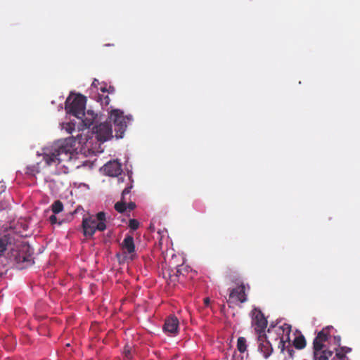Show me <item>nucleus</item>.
I'll return each mask as SVG.
<instances>
[{"instance_id": "nucleus-1", "label": "nucleus", "mask_w": 360, "mask_h": 360, "mask_svg": "<svg viewBox=\"0 0 360 360\" xmlns=\"http://www.w3.org/2000/svg\"><path fill=\"white\" fill-rule=\"evenodd\" d=\"M76 138L70 137L54 143L45 149L43 160L47 166L58 165L63 162L70 163L76 150Z\"/></svg>"}, {"instance_id": "nucleus-2", "label": "nucleus", "mask_w": 360, "mask_h": 360, "mask_svg": "<svg viewBox=\"0 0 360 360\" xmlns=\"http://www.w3.org/2000/svg\"><path fill=\"white\" fill-rule=\"evenodd\" d=\"M332 328V326L323 328L314 338L313 341L314 360H328L332 357L333 351L326 349L324 345L330 337V330Z\"/></svg>"}, {"instance_id": "nucleus-3", "label": "nucleus", "mask_w": 360, "mask_h": 360, "mask_svg": "<svg viewBox=\"0 0 360 360\" xmlns=\"http://www.w3.org/2000/svg\"><path fill=\"white\" fill-rule=\"evenodd\" d=\"M86 98L77 94L75 96H70L65 101V110L68 114L72 115L77 118L84 115Z\"/></svg>"}, {"instance_id": "nucleus-4", "label": "nucleus", "mask_w": 360, "mask_h": 360, "mask_svg": "<svg viewBox=\"0 0 360 360\" xmlns=\"http://www.w3.org/2000/svg\"><path fill=\"white\" fill-rule=\"evenodd\" d=\"M109 119L114 124L115 136L117 139L122 138L127 129L126 117L124 116V112L119 109L112 110Z\"/></svg>"}, {"instance_id": "nucleus-5", "label": "nucleus", "mask_w": 360, "mask_h": 360, "mask_svg": "<svg viewBox=\"0 0 360 360\" xmlns=\"http://www.w3.org/2000/svg\"><path fill=\"white\" fill-rule=\"evenodd\" d=\"M82 226L85 236H93L96 231H103L106 229L105 223L98 222L92 216L84 218Z\"/></svg>"}, {"instance_id": "nucleus-6", "label": "nucleus", "mask_w": 360, "mask_h": 360, "mask_svg": "<svg viewBox=\"0 0 360 360\" xmlns=\"http://www.w3.org/2000/svg\"><path fill=\"white\" fill-rule=\"evenodd\" d=\"M93 132L96 134V139L104 142L112 137V129L110 122H105L100 123L93 127Z\"/></svg>"}, {"instance_id": "nucleus-7", "label": "nucleus", "mask_w": 360, "mask_h": 360, "mask_svg": "<svg viewBox=\"0 0 360 360\" xmlns=\"http://www.w3.org/2000/svg\"><path fill=\"white\" fill-rule=\"evenodd\" d=\"M32 255L33 250L30 246L23 243L20 245L16 255H15V260L18 264L26 263V266H30L34 263Z\"/></svg>"}, {"instance_id": "nucleus-8", "label": "nucleus", "mask_w": 360, "mask_h": 360, "mask_svg": "<svg viewBox=\"0 0 360 360\" xmlns=\"http://www.w3.org/2000/svg\"><path fill=\"white\" fill-rule=\"evenodd\" d=\"M252 326L258 335L265 334L264 331L267 326V320L263 313L259 309H255L252 311Z\"/></svg>"}, {"instance_id": "nucleus-9", "label": "nucleus", "mask_w": 360, "mask_h": 360, "mask_svg": "<svg viewBox=\"0 0 360 360\" xmlns=\"http://www.w3.org/2000/svg\"><path fill=\"white\" fill-rule=\"evenodd\" d=\"M257 341L258 351L263 355L264 359H268L273 352V347L267 340L266 334L259 335Z\"/></svg>"}, {"instance_id": "nucleus-10", "label": "nucleus", "mask_w": 360, "mask_h": 360, "mask_svg": "<svg viewBox=\"0 0 360 360\" xmlns=\"http://www.w3.org/2000/svg\"><path fill=\"white\" fill-rule=\"evenodd\" d=\"M17 235L14 232L6 233L0 236V257H3L8 248L16 242Z\"/></svg>"}, {"instance_id": "nucleus-11", "label": "nucleus", "mask_w": 360, "mask_h": 360, "mask_svg": "<svg viewBox=\"0 0 360 360\" xmlns=\"http://www.w3.org/2000/svg\"><path fill=\"white\" fill-rule=\"evenodd\" d=\"M105 173L110 176H117L122 172V165L117 160L110 161L103 167Z\"/></svg>"}, {"instance_id": "nucleus-12", "label": "nucleus", "mask_w": 360, "mask_h": 360, "mask_svg": "<svg viewBox=\"0 0 360 360\" xmlns=\"http://www.w3.org/2000/svg\"><path fill=\"white\" fill-rule=\"evenodd\" d=\"M179 320L174 316H169L165 322L163 330L165 332L169 333L172 335H176L178 332Z\"/></svg>"}, {"instance_id": "nucleus-13", "label": "nucleus", "mask_w": 360, "mask_h": 360, "mask_svg": "<svg viewBox=\"0 0 360 360\" xmlns=\"http://www.w3.org/2000/svg\"><path fill=\"white\" fill-rule=\"evenodd\" d=\"M229 298H236L241 303L246 302L247 297L245 294V288L243 284L240 285L236 288H233L229 294Z\"/></svg>"}, {"instance_id": "nucleus-14", "label": "nucleus", "mask_w": 360, "mask_h": 360, "mask_svg": "<svg viewBox=\"0 0 360 360\" xmlns=\"http://www.w3.org/2000/svg\"><path fill=\"white\" fill-rule=\"evenodd\" d=\"M122 248L124 252L129 255L134 253L135 245L134 238L130 235H127L122 241Z\"/></svg>"}, {"instance_id": "nucleus-15", "label": "nucleus", "mask_w": 360, "mask_h": 360, "mask_svg": "<svg viewBox=\"0 0 360 360\" xmlns=\"http://www.w3.org/2000/svg\"><path fill=\"white\" fill-rule=\"evenodd\" d=\"M186 272H188L187 267L186 266H177L174 269H172L170 271L169 273V278L171 282H175L181 275L184 276Z\"/></svg>"}, {"instance_id": "nucleus-16", "label": "nucleus", "mask_w": 360, "mask_h": 360, "mask_svg": "<svg viewBox=\"0 0 360 360\" xmlns=\"http://www.w3.org/2000/svg\"><path fill=\"white\" fill-rule=\"evenodd\" d=\"M97 117V115L91 110L84 111V115H81L79 119H81L84 126L86 127H90L94 122Z\"/></svg>"}, {"instance_id": "nucleus-17", "label": "nucleus", "mask_w": 360, "mask_h": 360, "mask_svg": "<svg viewBox=\"0 0 360 360\" xmlns=\"http://www.w3.org/2000/svg\"><path fill=\"white\" fill-rule=\"evenodd\" d=\"M335 351V355L331 360H335L336 359L338 360H343L347 358L346 354L352 352V348L349 347H340L339 348H334Z\"/></svg>"}, {"instance_id": "nucleus-18", "label": "nucleus", "mask_w": 360, "mask_h": 360, "mask_svg": "<svg viewBox=\"0 0 360 360\" xmlns=\"http://www.w3.org/2000/svg\"><path fill=\"white\" fill-rule=\"evenodd\" d=\"M40 172L39 164L37 163L32 165H29L25 168V174L30 177H34Z\"/></svg>"}, {"instance_id": "nucleus-19", "label": "nucleus", "mask_w": 360, "mask_h": 360, "mask_svg": "<svg viewBox=\"0 0 360 360\" xmlns=\"http://www.w3.org/2000/svg\"><path fill=\"white\" fill-rule=\"evenodd\" d=\"M134 349L132 346L127 344L122 352L124 360H132L134 356Z\"/></svg>"}, {"instance_id": "nucleus-20", "label": "nucleus", "mask_w": 360, "mask_h": 360, "mask_svg": "<svg viewBox=\"0 0 360 360\" xmlns=\"http://www.w3.org/2000/svg\"><path fill=\"white\" fill-rule=\"evenodd\" d=\"M294 347L297 349H302L306 346V340L303 335L296 337L293 342Z\"/></svg>"}, {"instance_id": "nucleus-21", "label": "nucleus", "mask_w": 360, "mask_h": 360, "mask_svg": "<svg viewBox=\"0 0 360 360\" xmlns=\"http://www.w3.org/2000/svg\"><path fill=\"white\" fill-rule=\"evenodd\" d=\"M247 341L246 339L243 337H240L237 340V349L240 353H243L246 351L247 349Z\"/></svg>"}, {"instance_id": "nucleus-22", "label": "nucleus", "mask_w": 360, "mask_h": 360, "mask_svg": "<svg viewBox=\"0 0 360 360\" xmlns=\"http://www.w3.org/2000/svg\"><path fill=\"white\" fill-rule=\"evenodd\" d=\"M115 209L119 213H123L127 210V201L124 199L116 202L115 205Z\"/></svg>"}, {"instance_id": "nucleus-23", "label": "nucleus", "mask_w": 360, "mask_h": 360, "mask_svg": "<svg viewBox=\"0 0 360 360\" xmlns=\"http://www.w3.org/2000/svg\"><path fill=\"white\" fill-rule=\"evenodd\" d=\"M63 210V205L61 201L56 200L51 205V210L54 214H58Z\"/></svg>"}, {"instance_id": "nucleus-24", "label": "nucleus", "mask_w": 360, "mask_h": 360, "mask_svg": "<svg viewBox=\"0 0 360 360\" xmlns=\"http://www.w3.org/2000/svg\"><path fill=\"white\" fill-rule=\"evenodd\" d=\"M279 330H282L283 333H286V340H289V334L291 331V326L289 324L284 323L282 326L278 327Z\"/></svg>"}, {"instance_id": "nucleus-25", "label": "nucleus", "mask_w": 360, "mask_h": 360, "mask_svg": "<svg viewBox=\"0 0 360 360\" xmlns=\"http://www.w3.org/2000/svg\"><path fill=\"white\" fill-rule=\"evenodd\" d=\"M98 98L102 105L107 106L109 105V103L110 102V99L108 96H104V95L99 94L98 96Z\"/></svg>"}, {"instance_id": "nucleus-26", "label": "nucleus", "mask_w": 360, "mask_h": 360, "mask_svg": "<svg viewBox=\"0 0 360 360\" xmlns=\"http://www.w3.org/2000/svg\"><path fill=\"white\" fill-rule=\"evenodd\" d=\"M139 222L136 219H129V227L131 230L136 231L139 228Z\"/></svg>"}, {"instance_id": "nucleus-27", "label": "nucleus", "mask_w": 360, "mask_h": 360, "mask_svg": "<svg viewBox=\"0 0 360 360\" xmlns=\"http://www.w3.org/2000/svg\"><path fill=\"white\" fill-rule=\"evenodd\" d=\"M98 222L105 223V213L104 212H99L94 217Z\"/></svg>"}, {"instance_id": "nucleus-28", "label": "nucleus", "mask_w": 360, "mask_h": 360, "mask_svg": "<svg viewBox=\"0 0 360 360\" xmlns=\"http://www.w3.org/2000/svg\"><path fill=\"white\" fill-rule=\"evenodd\" d=\"M131 189V186L126 187L122 191L121 198L126 200V195L130 193Z\"/></svg>"}, {"instance_id": "nucleus-29", "label": "nucleus", "mask_w": 360, "mask_h": 360, "mask_svg": "<svg viewBox=\"0 0 360 360\" xmlns=\"http://www.w3.org/2000/svg\"><path fill=\"white\" fill-rule=\"evenodd\" d=\"M334 345H335L339 348L340 347L341 338L339 335L333 337Z\"/></svg>"}, {"instance_id": "nucleus-30", "label": "nucleus", "mask_w": 360, "mask_h": 360, "mask_svg": "<svg viewBox=\"0 0 360 360\" xmlns=\"http://www.w3.org/2000/svg\"><path fill=\"white\" fill-rule=\"evenodd\" d=\"M285 340L284 339V337L283 336L281 340H280V342H279V344H278V347L281 348V352H283L284 350V348H285Z\"/></svg>"}, {"instance_id": "nucleus-31", "label": "nucleus", "mask_w": 360, "mask_h": 360, "mask_svg": "<svg viewBox=\"0 0 360 360\" xmlns=\"http://www.w3.org/2000/svg\"><path fill=\"white\" fill-rule=\"evenodd\" d=\"M49 221L51 224H55L57 223V217H56L55 214L50 216Z\"/></svg>"}, {"instance_id": "nucleus-32", "label": "nucleus", "mask_w": 360, "mask_h": 360, "mask_svg": "<svg viewBox=\"0 0 360 360\" xmlns=\"http://www.w3.org/2000/svg\"><path fill=\"white\" fill-rule=\"evenodd\" d=\"M226 276L229 279L231 280L232 281H234V282H236V280L234 279V278H233L234 276L232 275V272H231V270H229L228 272H226Z\"/></svg>"}, {"instance_id": "nucleus-33", "label": "nucleus", "mask_w": 360, "mask_h": 360, "mask_svg": "<svg viewBox=\"0 0 360 360\" xmlns=\"http://www.w3.org/2000/svg\"><path fill=\"white\" fill-rule=\"evenodd\" d=\"M136 207V204L133 202H130L127 204V208H128L129 210H132Z\"/></svg>"}, {"instance_id": "nucleus-34", "label": "nucleus", "mask_w": 360, "mask_h": 360, "mask_svg": "<svg viewBox=\"0 0 360 360\" xmlns=\"http://www.w3.org/2000/svg\"><path fill=\"white\" fill-rule=\"evenodd\" d=\"M115 91V89L112 86H109L107 89V93L108 94H114Z\"/></svg>"}, {"instance_id": "nucleus-35", "label": "nucleus", "mask_w": 360, "mask_h": 360, "mask_svg": "<svg viewBox=\"0 0 360 360\" xmlns=\"http://www.w3.org/2000/svg\"><path fill=\"white\" fill-rule=\"evenodd\" d=\"M99 89L101 91L105 93V92H107V89H108V87H107V85L105 84H102L100 87H99Z\"/></svg>"}, {"instance_id": "nucleus-36", "label": "nucleus", "mask_w": 360, "mask_h": 360, "mask_svg": "<svg viewBox=\"0 0 360 360\" xmlns=\"http://www.w3.org/2000/svg\"><path fill=\"white\" fill-rule=\"evenodd\" d=\"M77 139H79V143H84L85 142V141H86L85 139H82L81 136H77Z\"/></svg>"}, {"instance_id": "nucleus-37", "label": "nucleus", "mask_w": 360, "mask_h": 360, "mask_svg": "<svg viewBox=\"0 0 360 360\" xmlns=\"http://www.w3.org/2000/svg\"><path fill=\"white\" fill-rule=\"evenodd\" d=\"M97 84H99L98 80L96 79H94V82L92 83V86H96Z\"/></svg>"}, {"instance_id": "nucleus-38", "label": "nucleus", "mask_w": 360, "mask_h": 360, "mask_svg": "<svg viewBox=\"0 0 360 360\" xmlns=\"http://www.w3.org/2000/svg\"><path fill=\"white\" fill-rule=\"evenodd\" d=\"M205 303H208L209 302V299L208 298L205 299Z\"/></svg>"}]
</instances>
